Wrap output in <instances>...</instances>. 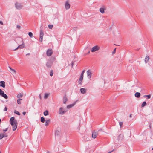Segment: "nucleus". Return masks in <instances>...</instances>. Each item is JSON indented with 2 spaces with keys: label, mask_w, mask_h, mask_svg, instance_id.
Masks as SVG:
<instances>
[{
  "label": "nucleus",
  "mask_w": 153,
  "mask_h": 153,
  "mask_svg": "<svg viewBox=\"0 0 153 153\" xmlns=\"http://www.w3.org/2000/svg\"><path fill=\"white\" fill-rule=\"evenodd\" d=\"M10 123L12 126L13 130V131H15L17 127V120H15V117H12L10 118Z\"/></svg>",
  "instance_id": "obj_1"
},
{
  "label": "nucleus",
  "mask_w": 153,
  "mask_h": 153,
  "mask_svg": "<svg viewBox=\"0 0 153 153\" xmlns=\"http://www.w3.org/2000/svg\"><path fill=\"white\" fill-rule=\"evenodd\" d=\"M15 5L16 8L18 10L21 9L23 7V5L21 3L18 2H16Z\"/></svg>",
  "instance_id": "obj_2"
},
{
  "label": "nucleus",
  "mask_w": 153,
  "mask_h": 153,
  "mask_svg": "<svg viewBox=\"0 0 153 153\" xmlns=\"http://www.w3.org/2000/svg\"><path fill=\"white\" fill-rule=\"evenodd\" d=\"M0 95L5 99H7L8 98L7 95L1 89H0Z\"/></svg>",
  "instance_id": "obj_3"
},
{
  "label": "nucleus",
  "mask_w": 153,
  "mask_h": 153,
  "mask_svg": "<svg viewBox=\"0 0 153 153\" xmlns=\"http://www.w3.org/2000/svg\"><path fill=\"white\" fill-rule=\"evenodd\" d=\"M100 49V47L97 46H95L92 48L91 50V51L94 52Z\"/></svg>",
  "instance_id": "obj_4"
},
{
  "label": "nucleus",
  "mask_w": 153,
  "mask_h": 153,
  "mask_svg": "<svg viewBox=\"0 0 153 153\" xmlns=\"http://www.w3.org/2000/svg\"><path fill=\"white\" fill-rule=\"evenodd\" d=\"M52 53L53 52L51 49H48L46 51V54L48 56H51Z\"/></svg>",
  "instance_id": "obj_5"
},
{
  "label": "nucleus",
  "mask_w": 153,
  "mask_h": 153,
  "mask_svg": "<svg viewBox=\"0 0 153 153\" xmlns=\"http://www.w3.org/2000/svg\"><path fill=\"white\" fill-rule=\"evenodd\" d=\"M25 45L23 43L22 44H20L19 46L16 49L13 50V51H16L17 50L18 48L22 49L24 47Z\"/></svg>",
  "instance_id": "obj_6"
},
{
  "label": "nucleus",
  "mask_w": 153,
  "mask_h": 153,
  "mask_svg": "<svg viewBox=\"0 0 153 153\" xmlns=\"http://www.w3.org/2000/svg\"><path fill=\"white\" fill-rule=\"evenodd\" d=\"M66 112V111L63 110V109L61 107L59 109V114H63L64 113Z\"/></svg>",
  "instance_id": "obj_7"
},
{
  "label": "nucleus",
  "mask_w": 153,
  "mask_h": 153,
  "mask_svg": "<svg viewBox=\"0 0 153 153\" xmlns=\"http://www.w3.org/2000/svg\"><path fill=\"white\" fill-rule=\"evenodd\" d=\"M52 62L50 60H49L46 63V66L47 67L50 68L52 65Z\"/></svg>",
  "instance_id": "obj_8"
},
{
  "label": "nucleus",
  "mask_w": 153,
  "mask_h": 153,
  "mask_svg": "<svg viewBox=\"0 0 153 153\" xmlns=\"http://www.w3.org/2000/svg\"><path fill=\"white\" fill-rule=\"evenodd\" d=\"M70 5L69 3L68 2L66 1L65 2V7L66 9H68L70 8Z\"/></svg>",
  "instance_id": "obj_9"
},
{
  "label": "nucleus",
  "mask_w": 153,
  "mask_h": 153,
  "mask_svg": "<svg viewBox=\"0 0 153 153\" xmlns=\"http://www.w3.org/2000/svg\"><path fill=\"white\" fill-rule=\"evenodd\" d=\"M87 76L88 79H90L91 76V73L90 70H88L87 71Z\"/></svg>",
  "instance_id": "obj_10"
},
{
  "label": "nucleus",
  "mask_w": 153,
  "mask_h": 153,
  "mask_svg": "<svg viewBox=\"0 0 153 153\" xmlns=\"http://www.w3.org/2000/svg\"><path fill=\"white\" fill-rule=\"evenodd\" d=\"M98 134V133L97 132H95V131H94L92 133V137L93 138H95L97 136Z\"/></svg>",
  "instance_id": "obj_11"
},
{
  "label": "nucleus",
  "mask_w": 153,
  "mask_h": 153,
  "mask_svg": "<svg viewBox=\"0 0 153 153\" xmlns=\"http://www.w3.org/2000/svg\"><path fill=\"white\" fill-rule=\"evenodd\" d=\"M0 86L4 88L5 87V82L4 81H1L0 82Z\"/></svg>",
  "instance_id": "obj_12"
},
{
  "label": "nucleus",
  "mask_w": 153,
  "mask_h": 153,
  "mask_svg": "<svg viewBox=\"0 0 153 153\" xmlns=\"http://www.w3.org/2000/svg\"><path fill=\"white\" fill-rule=\"evenodd\" d=\"M83 77L81 76H80V77L79 79V80H78V83L80 85H82V81L83 80Z\"/></svg>",
  "instance_id": "obj_13"
},
{
  "label": "nucleus",
  "mask_w": 153,
  "mask_h": 153,
  "mask_svg": "<svg viewBox=\"0 0 153 153\" xmlns=\"http://www.w3.org/2000/svg\"><path fill=\"white\" fill-rule=\"evenodd\" d=\"M68 101V99L66 96H64L63 97V103L66 104V102Z\"/></svg>",
  "instance_id": "obj_14"
},
{
  "label": "nucleus",
  "mask_w": 153,
  "mask_h": 153,
  "mask_svg": "<svg viewBox=\"0 0 153 153\" xmlns=\"http://www.w3.org/2000/svg\"><path fill=\"white\" fill-rule=\"evenodd\" d=\"M80 91L82 94H85L86 92V90L84 88H81L80 89Z\"/></svg>",
  "instance_id": "obj_15"
},
{
  "label": "nucleus",
  "mask_w": 153,
  "mask_h": 153,
  "mask_svg": "<svg viewBox=\"0 0 153 153\" xmlns=\"http://www.w3.org/2000/svg\"><path fill=\"white\" fill-rule=\"evenodd\" d=\"M135 96L138 98H139L140 96V94L138 92H137L135 94Z\"/></svg>",
  "instance_id": "obj_16"
},
{
  "label": "nucleus",
  "mask_w": 153,
  "mask_h": 153,
  "mask_svg": "<svg viewBox=\"0 0 153 153\" xmlns=\"http://www.w3.org/2000/svg\"><path fill=\"white\" fill-rule=\"evenodd\" d=\"M149 60V56H146L145 59V61L146 63H147Z\"/></svg>",
  "instance_id": "obj_17"
},
{
  "label": "nucleus",
  "mask_w": 153,
  "mask_h": 153,
  "mask_svg": "<svg viewBox=\"0 0 153 153\" xmlns=\"http://www.w3.org/2000/svg\"><path fill=\"white\" fill-rule=\"evenodd\" d=\"M50 122V120L48 119L46 120L45 122V125L46 126H47L49 124V123Z\"/></svg>",
  "instance_id": "obj_18"
},
{
  "label": "nucleus",
  "mask_w": 153,
  "mask_h": 153,
  "mask_svg": "<svg viewBox=\"0 0 153 153\" xmlns=\"http://www.w3.org/2000/svg\"><path fill=\"white\" fill-rule=\"evenodd\" d=\"M44 35V32L42 30H40V36H43Z\"/></svg>",
  "instance_id": "obj_19"
},
{
  "label": "nucleus",
  "mask_w": 153,
  "mask_h": 153,
  "mask_svg": "<svg viewBox=\"0 0 153 153\" xmlns=\"http://www.w3.org/2000/svg\"><path fill=\"white\" fill-rule=\"evenodd\" d=\"M60 134V132L58 130H56L55 132V134L56 136L59 135Z\"/></svg>",
  "instance_id": "obj_20"
},
{
  "label": "nucleus",
  "mask_w": 153,
  "mask_h": 153,
  "mask_svg": "<svg viewBox=\"0 0 153 153\" xmlns=\"http://www.w3.org/2000/svg\"><path fill=\"white\" fill-rule=\"evenodd\" d=\"M100 11L102 13H104V9L103 8H101L100 9Z\"/></svg>",
  "instance_id": "obj_21"
},
{
  "label": "nucleus",
  "mask_w": 153,
  "mask_h": 153,
  "mask_svg": "<svg viewBox=\"0 0 153 153\" xmlns=\"http://www.w3.org/2000/svg\"><path fill=\"white\" fill-rule=\"evenodd\" d=\"M49 113L48 110H46L44 112V114L45 116H47L48 115Z\"/></svg>",
  "instance_id": "obj_22"
},
{
  "label": "nucleus",
  "mask_w": 153,
  "mask_h": 153,
  "mask_svg": "<svg viewBox=\"0 0 153 153\" xmlns=\"http://www.w3.org/2000/svg\"><path fill=\"white\" fill-rule=\"evenodd\" d=\"M74 105L73 104H70V105H68L67 106V108L69 109V108H71L72 107H73L74 106Z\"/></svg>",
  "instance_id": "obj_23"
},
{
  "label": "nucleus",
  "mask_w": 153,
  "mask_h": 153,
  "mask_svg": "<svg viewBox=\"0 0 153 153\" xmlns=\"http://www.w3.org/2000/svg\"><path fill=\"white\" fill-rule=\"evenodd\" d=\"M22 97H23V95L21 94L20 93L19 94L17 95V98H22Z\"/></svg>",
  "instance_id": "obj_24"
},
{
  "label": "nucleus",
  "mask_w": 153,
  "mask_h": 153,
  "mask_svg": "<svg viewBox=\"0 0 153 153\" xmlns=\"http://www.w3.org/2000/svg\"><path fill=\"white\" fill-rule=\"evenodd\" d=\"M41 122L42 123L44 122L45 121V119L43 117H41L40 119Z\"/></svg>",
  "instance_id": "obj_25"
},
{
  "label": "nucleus",
  "mask_w": 153,
  "mask_h": 153,
  "mask_svg": "<svg viewBox=\"0 0 153 153\" xmlns=\"http://www.w3.org/2000/svg\"><path fill=\"white\" fill-rule=\"evenodd\" d=\"M18 40H19V41L21 42H23V40L21 38H19L16 39V42L17 43H19L17 41Z\"/></svg>",
  "instance_id": "obj_26"
},
{
  "label": "nucleus",
  "mask_w": 153,
  "mask_h": 153,
  "mask_svg": "<svg viewBox=\"0 0 153 153\" xmlns=\"http://www.w3.org/2000/svg\"><path fill=\"white\" fill-rule=\"evenodd\" d=\"M146 105V102H144L141 105L142 107H144Z\"/></svg>",
  "instance_id": "obj_27"
},
{
  "label": "nucleus",
  "mask_w": 153,
  "mask_h": 153,
  "mask_svg": "<svg viewBox=\"0 0 153 153\" xmlns=\"http://www.w3.org/2000/svg\"><path fill=\"white\" fill-rule=\"evenodd\" d=\"M28 34L30 38H32L33 37V34L32 32H29L28 33Z\"/></svg>",
  "instance_id": "obj_28"
},
{
  "label": "nucleus",
  "mask_w": 153,
  "mask_h": 153,
  "mask_svg": "<svg viewBox=\"0 0 153 153\" xmlns=\"http://www.w3.org/2000/svg\"><path fill=\"white\" fill-rule=\"evenodd\" d=\"M53 71L52 70H51L50 71V75L51 76H53Z\"/></svg>",
  "instance_id": "obj_29"
},
{
  "label": "nucleus",
  "mask_w": 153,
  "mask_h": 153,
  "mask_svg": "<svg viewBox=\"0 0 153 153\" xmlns=\"http://www.w3.org/2000/svg\"><path fill=\"white\" fill-rule=\"evenodd\" d=\"M22 99H19L17 100V103L18 104H21V100H22Z\"/></svg>",
  "instance_id": "obj_30"
},
{
  "label": "nucleus",
  "mask_w": 153,
  "mask_h": 153,
  "mask_svg": "<svg viewBox=\"0 0 153 153\" xmlns=\"http://www.w3.org/2000/svg\"><path fill=\"white\" fill-rule=\"evenodd\" d=\"M145 98L146 97H147L148 98V99H150L151 98V95H144L143 96Z\"/></svg>",
  "instance_id": "obj_31"
},
{
  "label": "nucleus",
  "mask_w": 153,
  "mask_h": 153,
  "mask_svg": "<svg viewBox=\"0 0 153 153\" xmlns=\"http://www.w3.org/2000/svg\"><path fill=\"white\" fill-rule=\"evenodd\" d=\"M49 94H48L46 93L44 95V98L45 99H46L48 98V96Z\"/></svg>",
  "instance_id": "obj_32"
},
{
  "label": "nucleus",
  "mask_w": 153,
  "mask_h": 153,
  "mask_svg": "<svg viewBox=\"0 0 153 153\" xmlns=\"http://www.w3.org/2000/svg\"><path fill=\"white\" fill-rule=\"evenodd\" d=\"M14 113H15L16 114H17L18 115H20V113L18 112V111H14Z\"/></svg>",
  "instance_id": "obj_33"
},
{
  "label": "nucleus",
  "mask_w": 153,
  "mask_h": 153,
  "mask_svg": "<svg viewBox=\"0 0 153 153\" xmlns=\"http://www.w3.org/2000/svg\"><path fill=\"white\" fill-rule=\"evenodd\" d=\"M48 27L50 29H51L53 27V25H48Z\"/></svg>",
  "instance_id": "obj_34"
},
{
  "label": "nucleus",
  "mask_w": 153,
  "mask_h": 153,
  "mask_svg": "<svg viewBox=\"0 0 153 153\" xmlns=\"http://www.w3.org/2000/svg\"><path fill=\"white\" fill-rule=\"evenodd\" d=\"M85 70H84L82 72V73H81V74L80 75V76H83V75H84V73H85Z\"/></svg>",
  "instance_id": "obj_35"
},
{
  "label": "nucleus",
  "mask_w": 153,
  "mask_h": 153,
  "mask_svg": "<svg viewBox=\"0 0 153 153\" xmlns=\"http://www.w3.org/2000/svg\"><path fill=\"white\" fill-rule=\"evenodd\" d=\"M119 125L120 128L122 127L123 124V122H120L119 123Z\"/></svg>",
  "instance_id": "obj_36"
},
{
  "label": "nucleus",
  "mask_w": 153,
  "mask_h": 153,
  "mask_svg": "<svg viewBox=\"0 0 153 153\" xmlns=\"http://www.w3.org/2000/svg\"><path fill=\"white\" fill-rule=\"evenodd\" d=\"M4 137L3 135L2 134H0V139H2Z\"/></svg>",
  "instance_id": "obj_37"
},
{
  "label": "nucleus",
  "mask_w": 153,
  "mask_h": 153,
  "mask_svg": "<svg viewBox=\"0 0 153 153\" xmlns=\"http://www.w3.org/2000/svg\"><path fill=\"white\" fill-rule=\"evenodd\" d=\"M43 36H40L39 41L40 42H42V41Z\"/></svg>",
  "instance_id": "obj_38"
},
{
  "label": "nucleus",
  "mask_w": 153,
  "mask_h": 153,
  "mask_svg": "<svg viewBox=\"0 0 153 153\" xmlns=\"http://www.w3.org/2000/svg\"><path fill=\"white\" fill-rule=\"evenodd\" d=\"M85 136L84 137V140H85V141H89L90 140V139H89V138L88 137H87V138H86V139H85Z\"/></svg>",
  "instance_id": "obj_39"
},
{
  "label": "nucleus",
  "mask_w": 153,
  "mask_h": 153,
  "mask_svg": "<svg viewBox=\"0 0 153 153\" xmlns=\"http://www.w3.org/2000/svg\"><path fill=\"white\" fill-rule=\"evenodd\" d=\"M3 135L4 137H7L8 136L7 134L6 133L3 134Z\"/></svg>",
  "instance_id": "obj_40"
},
{
  "label": "nucleus",
  "mask_w": 153,
  "mask_h": 153,
  "mask_svg": "<svg viewBox=\"0 0 153 153\" xmlns=\"http://www.w3.org/2000/svg\"><path fill=\"white\" fill-rule=\"evenodd\" d=\"M10 70L13 73H15V72H16V71L14 69H11Z\"/></svg>",
  "instance_id": "obj_41"
},
{
  "label": "nucleus",
  "mask_w": 153,
  "mask_h": 153,
  "mask_svg": "<svg viewBox=\"0 0 153 153\" xmlns=\"http://www.w3.org/2000/svg\"><path fill=\"white\" fill-rule=\"evenodd\" d=\"M8 129V128H7L3 130V131L4 132H5L7 131Z\"/></svg>",
  "instance_id": "obj_42"
},
{
  "label": "nucleus",
  "mask_w": 153,
  "mask_h": 153,
  "mask_svg": "<svg viewBox=\"0 0 153 153\" xmlns=\"http://www.w3.org/2000/svg\"><path fill=\"white\" fill-rule=\"evenodd\" d=\"M116 48H115V49L114 50H113V52H112V53L113 54H114V53H115V52H116Z\"/></svg>",
  "instance_id": "obj_43"
},
{
  "label": "nucleus",
  "mask_w": 153,
  "mask_h": 153,
  "mask_svg": "<svg viewBox=\"0 0 153 153\" xmlns=\"http://www.w3.org/2000/svg\"><path fill=\"white\" fill-rule=\"evenodd\" d=\"M73 30H74V31H76L77 30V28L76 27H74L73 29Z\"/></svg>",
  "instance_id": "obj_44"
},
{
  "label": "nucleus",
  "mask_w": 153,
  "mask_h": 153,
  "mask_svg": "<svg viewBox=\"0 0 153 153\" xmlns=\"http://www.w3.org/2000/svg\"><path fill=\"white\" fill-rule=\"evenodd\" d=\"M7 108L6 107H5V108H4V111H7Z\"/></svg>",
  "instance_id": "obj_45"
},
{
  "label": "nucleus",
  "mask_w": 153,
  "mask_h": 153,
  "mask_svg": "<svg viewBox=\"0 0 153 153\" xmlns=\"http://www.w3.org/2000/svg\"><path fill=\"white\" fill-rule=\"evenodd\" d=\"M0 24L1 25H3V22L2 21H0Z\"/></svg>",
  "instance_id": "obj_46"
},
{
  "label": "nucleus",
  "mask_w": 153,
  "mask_h": 153,
  "mask_svg": "<svg viewBox=\"0 0 153 153\" xmlns=\"http://www.w3.org/2000/svg\"><path fill=\"white\" fill-rule=\"evenodd\" d=\"M102 131V129H100L98 131H97V132L98 133L99 131Z\"/></svg>",
  "instance_id": "obj_47"
},
{
  "label": "nucleus",
  "mask_w": 153,
  "mask_h": 153,
  "mask_svg": "<svg viewBox=\"0 0 153 153\" xmlns=\"http://www.w3.org/2000/svg\"><path fill=\"white\" fill-rule=\"evenodd\" d=\"M22 114L24 115H25L26 114V113L25 112H23Z\"/></svg>",
  "instance_id": "obj_48"
},
{
  "label": "nucleus",
  "mask_w": 153,
  "mask_h": 153,
  "mask_svg": "<svg viewBox=\"0 0 153 153\" xmlns=\"http://www.w3.org/2000/svg\"><path fill=\"white\" fill-rule=\"evenodd\" d=\"M20 27V26L19 25H17V28H19Z\"/></svg>",
  "instance_id": "obj_49"
},
{
  "label": "nucleus",
  "mask_w": 153,
  "mask_h": 153,
  "mask_svg": "<svg viewBox=\"0 0 153 153\" xmlns=\"http://www.w3.org/2000/svg\"><path fill=\"white\" fill-rule=\"evenodd\" d=\"M39 98H40V99H41L42 97H41V95L40 94H39Z\"/></svg>",
  "instance_id": "obj_50"
},
{
  "label": "nucleus",
  "mask_w": 153,
  "mask_h": 153,
  "mask_svg": "<svg viewBox=\"0 0 153 153\" xmlns=\"http://www.w3.org/2000/svg\"><path fill=\"white\" fill-rule=\"evenodd\" d=\"M114 150L113 149L112 151H110L108 153H111V152H112L113 151H114Z\"/></svg>",
  "instance_id": "obj_51"
},
{
  "label": "nucleus",
  "mask_w": 153,
  "mask_h": 153,
  "mask_svg": "<svg viewBox=\"0 0 153 153\" xmlns=\"http://www.w3.org/2000/svg\"><path fill=\"white\" fill-rule=\"evenodd\" d=\"M74 62H72L71 64H72V67H73V65H74Z\"/></svg>",
  "instance_id": "obj_52"
},
{
  "label": "nucleus",
  "mask_w": 153,
  "mask_h": 153,
  "mask_svg": "<svg viewBox=\"0 0 153 153\" xmlns=\"http://www.w3.org/2000/svg\"><path fill=\"white\" fill-rule=\"evenodd\" d=\"M132 117V114H130L129 116L130 117Z\"/></svg>",
  "instance_id": "obj_53"
},
{
  "label": "nucleus",
  "mask_w": 153,
  "mask_h": 153,
  "mask_svg": "<svg viewBox=\"0 0 153 153\" xmlns=\"http://www.w3.org/2000/svg\"><path fill=\"white\" fill-rule=\"evenodd\" d=\"M30 55V53H27V54H26V55Z\"/></svg>",
  "instance_id": "obj_54"
},
{
  "label": "nucleus",
  "mask_w": 153,
  "mask_h": 153,
  "mask_svg": "<svg viewBox=\"0 0 153 153\" xmlns=\"http://www.w3.org/2000/svg\"><path fill=\"white\" fill-rule=\"evenodd\" d=\"M9 68H10V70H11V69H12L10 67H9Z\"/></svg>",
  "instance_id": "obj_55"
},
{
  "label": "nucleus",
  "mask_w": 153,
  "mask_h": 153,
  "mask_svg": "<svg viewBox=\"0 0 153 153\" xmlns=\"http://www.w3.org/2000/svg\"><path fill=\"white\" fill-rule=\"evenodd\" d=\"M47 153H49V151H47Z\"/></svg>",
  "instance_id": "obj_56"
},
{
  "label": "nucleus",
  "mask_w": 153,
  "mask_h": 153,
  "mask_svg": "<svg viewBox=\"0 0 153 153\" xmlns=\"http://www.w3.org/2000/svg\"><path fill=\"white\" fill-rule=\"evenodd\" d=\"M90 53V51H89L88 52V53Z\"/></svg>",
  "instance_id": "obj_57"
},
{
  "label": "nucleus",
  "mask_w": 153,
  "mask_h": 153,
  "mask_svg": "<svg viewBox=\"0 0 153 153\" xmlns=\"http://www.w3.org/2000/svg\"><path fill=\"white\" fill-rule=\"evenodd\" d=\"M149 126H150V128H151L150 125H149Z\"/></svg>",
  "instance_id": "obj_58"
},
{
  "label": "nucleus",
  "mask_w": 153,
  "mask_h": 153,
  "mask_svg": "<svg viewBox=\"0 0 153 153\" xmlns=\"http://www.w3.org/2000/svg\"><path fill=\"white\" fill-rule=\"evenodd\" d=\"M152 149L153 150V147L152 148Z\"/></svg>",
  "instance_id": "obj_59"
},
{
  "label": "nucleus",
  "mask_w": 153,
  "mask_h": 153,
  "mask_svg": "<svg viewBox=\"0 0 153 153\" xmlns=\"http://www.w3.org/2000/svg\"><path fill=\"white\" fill-rule=\"evenodd\" d=\"M0 153H1V151H0Z\"/></svg>",
  "instance_id": "obj_60"
}]
</instances>
